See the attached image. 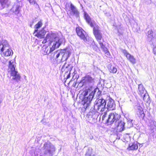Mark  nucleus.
I'll list each match as a JSON object with an SVG mask.
<instances>
[{
    "mask_svg": "<svg viewBox=\"0 0 156 156\" xmlns=\"http://www.w3.org/2000/svg\"><path fill=\"white\" fill-rule=\"evenodd\" d=\"M94 82V78L89 75H87L80 83L83 84L82 86H85L87 88L85 92L83 99L82 101V104L83 105L84 107L82 108V110L84 111L90 104L94 97V92L93 91L92 87Z\"/></svg>",
    "mask_w": 156,
    "mask_h": 156,
    "instance_id": "nucleus-1",
    "label": "nucleus"
},
{
    "mask_svg": "<svg viewBox=\"0 0 156 156\" xmlns=\"http://www.w3.org/2000/svg\"><path fill=\"white\" fill-rule=\"evenodd\" d=\"M84 18L87 22L91 27H94L93 32L94 34L100 45L101 48L104 52L106 56L107 57H110V54L108 49L106 48L103 42L101 41L102 38V34L99 30V27L98 26L94 27L95 25V23L94 20H92L88 14L86 12H84Z\"/></svg>",
    "mask_w": 156,
    "mask_h": 156,
    "instance_id": "nucleus-2",
    "label": "nucleus"
},
{
    "mask_svg": "<svg viewBox=\"0 0 156 156\" xmlns=\"http://www.w3.org/2000/svg\"><path fill=\"white\" fill-rule=\"evenodd\" d=\"M16 62L13 60L9 61L8 71L10 73L11 76L12 77V80L18 82L20 80V76L17 69H16Z\"/></svg>",
    "mask_w": 156,
    "mask_h": 156,
    "instance_id": "nucleus-3",
    "label": "nucleus"
},
{
    "mask_svg": "<svg viewBox=\"0 0 156 156\" xmlns=\"http://www.w3.org/2000/svg\"><path fill=\"white\" fill-rule=\"evenodd\" d=\"M106 101L103 99H97L94 102L93 107L91 108L93 110L96 112H104L106 109L105 107Z\"/></svg>",
    "mask_w": 156,
    "mask_h": 156,
    "instance_id": "nucleus-4",
    "label": "nucleus"
},
{
    "mask_svg": "<svg viewBox=\"0 0 156 156\" xmlns=\"http://www.w3.org/2000/svg\"><path fill=\"white\" fill-rule=\"evenodd\" d=\"M44 156H52L55 151L54 145L50 142L45 143L42 148Z\"/></svg>",
    "mask_w": 156,
    "mask_h": 156,
    "instance_id": "nucleus-5",
    "label": "nucleus"
},
{
    "mask_svg": "<svg viewBox=\"0 0 156 156\" xmlns=\"http://www.w3.org/2000/svg\"><path fill=\"white\" fill-rule=\"evenodd\" d=\"M9 48L7 41L6 40L4 41L2 44H0V50L3 52V54L5 56H9L12 54V50Z\"/></svg>",
    "mask_w": 156,
    "mask_h": 156,
    "instance_id": "nucleus-6",
    "label": "nucleus"
},
{
    "mask_svg": "<svg viewBox=\"0 0 156 156\" xmlns=\"http://www.w3.org/2000/svg\"><path fill=\"white\" fill-rule=\"evenodd\" d=\"M50 44V47H43L42 52V53L44 55H48L50 52L53 51L56 48H58L61 43L56 42H52Z\"/></svg>",
    "mask_w": 156,
    "mask_h": 156,
    "instance_id": "nucleus-7",
    "label": "nucleus"
},
{
    "mask_svg": "<svg viewBox=\"0 0 156 156\" xmlns=\"http://www.w3.org/2000/svg\"><path fill=\"white\" fill-rule=\"evenodd\" d=\"M51 41L53 42H56V43L58 42L61 43L62 42L61 40L60 39L56 34L54 33H52L47 34L46 39L42 41V43L43 44H44L47 41H49L50 44H51Z\"/></svg>",
    "mask_w": 156,
    "mask_h": 156,
    "instance_id": "nucleus-8",
    "label": "nucleus"
},
{
    "mask_svg": "<svg viewBox=\"0 0 156 156\" xmlns=\"http://www.w3.org/2000/svg\"><path fill=\"white\" fill-rule=\"evenodd\" d=\"M99 113L96 112V111H94L91 108L86 116L88 122L91 123L95 122L99 115Z\"/></svg>",
    "mask_w": 156,
    "mask_h": 156,
    "instance_id": "nucleus-9",
    "label": "nucleus"
},
{
    "mask_svg": "<svg viewBox=\"0 0 156 156\" xmlns=\"http://www.w3.org/2000/svg\"><path fill=\"white\" fill-rule=\"evenodd\" d=\"M147 92L142 84H139L138 85L139 94L142 97L144 100L148 102L149 100V97L147 93Z\"/></svg>",
    "mask_w": 156,
    "mask_h": 156,
    "instance_id": "nucleus-10",
    "label": "nucleus"
},
{
    "mask_svg": "<svg viewBox=\"0 0 156 156\" xmlns=\"http://www.w3.org/2000/svg\"><path fill=\"white\" fill-rule=\"evenodd\" d=\"M120 117V115L115 112L111 113L106 119V122L108 124H111L114 122L116 123L119 120Z\"/></svg>",
    "mask_w": 156,
    "mask_h": 156,
    "instance_id": "nucleus-11",
    "label": "nucleus"
},
{
    "mask_svg": "<svg viewBox=\"0 0 156 156\" xmlns=\"http://www.w3.org/2000/svg\"><path fill=\"white\" fill-rule=\"evenodd\" d=\"M62 50H58L54 53L51 58H53L58 63L63 62Z\"/></svg>",
    "mask_w": 156,
    "mask_h": 156,
    "instance_id": "nucleus-12",
    "label": "nucleus"
},
{
    "mask_svg": "<svg viewBox=\"0 0 156 156\" xmlns=\"http://www.w3.org/2000/svg\"><path fill=\"white\" fill-rule=\"evenodd\" d=\"M123 52L127 59L129 60L133 64H134L136 63V59L133 55L128 53L126 50L124 51Z\"/></svg>",
    "mask_w": 156,
    "mask_h": 156,
    "instance_id": "nucleus-13",
    "label": "nucleus"
},
{
    "mask_svg": "<svg viewBox=\"0 0 156 156\" xmlns=\"http://www.w3.org/2000/svg\"><path fill=\"white\" fill-rule=\"evenodd\" d=\"M115 108V104L114 101L112 99H110L107 103L106 109L109 110H113Z\"/></svg>",
    "mask_w": 156,
    "mask_h": 156,
    "instance_id": "nucleus-14",
    "label": "nucleus"
},
{
    "mask_svg": "<svg viewBox=\"0 0 156 156\" xmlns=\"http://www.w3.org/2000/svg\"><path fill=\"white\" fill-rule=\"evenodd\" d=\"M76 31L78 35L84 41L86 39L84 35L85 31L81 28H76Z\"/></svg>",
    "mask_w": 156,
    "mask_h": 156,
    "instance_id": "nucleus-15",
    "label": "nucleus"
},
{
    "mask_svg": "<svg viewBox=\"0 0 156 156\" xmlns=\"http://www.w3.org/2000/svg\"><path fill=\"white\" fill-rule=\"evenodd\" d=\"M125 123L122 121H119V120L116 122L115 125L117 127V129L119 132L123 131L124 129Z\"/></svg>",
    "mask_w": 156,
    "mask_h": 156,
    "instance_id": "nucleus-16",
    "label": "nucleus"
},
{
    "mask_svg": "<svg viewBox=\"0 0 156 156\" xmlns=\"http://www.w3.org/2000/svg\"><path fill=\"white\" fill-rule=\"evenodd\" d=\"M63 62L66 61L71 54L70 52L65 50H62Z\"/></svg>",
    "mask_w": 156,
    "mask_h": 156,
    "instance_id": "nucleus-17",
    "label": "nucleus"
},
{
    "mask_svg": "<svg viewBox=\"0 0 156 156\" xmlns=\"http://www.w3.org/2000/svg\"><path fill=\"white\" fill-rule=\"evenodd\" d=\"M97 154L94 150L90 147H88L87 150L85 155V156H95Z\"/></svg>",
    "mask_w": 156,
    "mask_h": 156,
    "instance_id": "nucleus-18",
    "label": "nucleus"
},
{
    "mask_svg": "<svg viewBox=\"0 0 156 156\" xmlns=\"http://www.w3.org/2000/svg\"><path fill=\"white\" fill-rule=\"evenodd\" d=\"M20 5L18 3H15L14 4L11 10H12L15 14H18L20 12Z\"/></svg>",
    "mask_w": 156,
    "mask_h": 156,
    "instance_id": "nucleus-19",
    "label": "nucleus"
},
{
    "mask_svg": "<svg viewBox=\"0 0 156 156\" xmlns=\"http://www.w3.org/2000/svg\"><path fill=\"white\" fill-rule=\"evenodd\" d=\"M70 9L71 11L73 14L76 16L77 17L79 14V13L76 7L72 4H71L69 6Z\"/></svg>",
    "mask_w": 156,
    "mask_h": 156,
    "instance_id": "nucleus-20",
    "label": "nucleus"
},
{
    "mask_svg": "<svg viewBox=\"0 0 156 156\" xmlns=\"http://www.w3.org/2000/svg\"><path fill=\"white\" fill-rule=\"evenodd\" d=\"M46 32V31L43 28H42L40 31H37V33L35 34V35L38 38H44Z\"/></svg>",
    "mask_w": 156,
    "mask_h": 156,
    "instance_id": "nucleus-21",
    "label": "nucleus"
},
{
    "mask_svg": "<svg viewBox=\"0 0 156 156\" xmlns=\"http://www.w3.org/2000/svg\"><path fill=\"white\" fill-rule=\"evenodd\" d=\"M138 147V146L137 143H130L129 144V147L127 149L129 150H137Z\"/></svg>",
    "mask_w": 156,
    "mask_h": 156,
    "instance_id": "nucleus-22",
    "label": "nucleus"
},
{
    "mask_svg": "<svg viewBox=\"0 0 156 156\" xmlns=\"http://www.w3.org/2000/svg\"><path fill=\"white\" fill-rule=\"evenodd\" d=\"M108 68L109 71L111 73H115L117 71L116 67L113 66L109 65L108 66Z\"/></svg>",
    "mask_w": 156,
    "mask_h": 156,
    "instance_id": "nucleus-23",
    "label": "nucleus"
},
{
    "mask_svg": "<svg viewBox=\"0 0 156 156\" xmlns=\"http://www.w3.org/2000/svg\"><path fill=\"white\" fill-rule=\"evenodd\" d=\"M0 3L3 8L8 6L9 4L8 0H0Z\"/></svg>",
    "mask_w": 156,
    "mask_h": 156,
    "instance_id": "nucleus-24",
    "label": "nucleus"
},
{
    "mask_svg": "<svg viewBox=\"0 0 156 156\" xmlns=\"http://www.w3.org/2000/svg\"><path fill=\"white\" fill-rule=\"evenodd\" d=\"M42 25V23L41 21H40L38 22L34 26L35 29L34 31V33L37 32L38 31V29L41 27Z\"/></svg>",
    "mask_w": 156,
    "mask_h": 156,
    "instance_id": "nucleus-25",
    "label": "nucleus"
},
{
    "mask_svg": "<svg viewBox=\"0 0 156 156\" xmlns=\"http://www.w3.org/2000/svg\"><path fill=\"white\" fill-rule=\"evenodd\" d=\"M153 32L152 30H149L147 33V36L148 38H149L150 39H152L153 37Z\"/></svg>",
    "mask_w": 156,
    "mask_h": 156,
    "instance_id": "nucleus-26",
    "label": "nucleus"
},
{
    "mask_svg": "<svg viewBox=\"0 0 156 156\" xmlns=\"http://www.w3.org/2000/svg\"><path fill=\"white\" fill-rule=\"evenodd\" d=\"M104 112V114L102 115V119L103 121H104L105 123H106V119H107L108 118V117L107 116V112H105V111Z\"/></svg>",
    "mask_w": 156,
    "mask_h": 156,
    "instance_id": "nucleus-27",
    "label": "nucleus"
},
{
    "mask_svg": "<svg viewBox=\"0 0 156 156\" xmlns=\"http://www.w3.org/2000/svg\"><path fill=\"white\" fill-rule=\"evenodd\" d=\"M133 120L129 119L127 121L128 126L127 127L129 128L133 126V123H132Z\"/></svg>",
    "mask_w": 156,
    "mask_h": 156,
    "instance_id": "nucleus-28",
    "label": "nucleus"
},
{
    "mask_svg": "<svg viewBox=\"0 0 156 156\" xmlns=\"http://www.w3.org/2000/svg\"><path fill=\"white\" fill-rule=\"evenodd\" d=\"M30 3L32 5H34L36 4V5L38 6V5L37 3L36 2L35 0H28Z\"/></svg>",
    "mask_w": 156,
    "mask_h": 156,
    "instance_id": "nucleus-29",
    "label": "nucleus"
},
{
    "mask_svg": "<svg viewBox=\"0 0 156 156\" xmlns=\"http://www.w3.org/2000/svg\"><path fill=\"white\" fill-rule=\"evenodd\" d=\"M140 117L142 118L143 119L145 116V114L144 113V112L143 111L140 110Z\"/></svg>",
    "mask_w": 156,
    "mask_h": 156,
    "instance_id": "nucleus-30",
    "label": "nucleus"
},
{
    "mask_svg": "<svg viewBox=\"0 0 156 156\" xmlns=\"http://www.w3.org/2000/svg\"><path fill=\"white\" fill-rule=\"evenodd\" d=\"M153 52L154 55H156V46H154L153 48Z\"/></svg>",
    "mask_w": 156,
    "mask_h": 156,
    "instance_id": "nucleus-31",
    "label": "nucleus"
},
{
    "mask_svg": "<svg viewBox=\"0 0 156 156\" xmlns=\"http://www.w3.org/2000/svg\"><path fill=\"white\" fill-rule=\"evenodd\" d=\"M34 155H33V154L32 155V156H37L38 155L37 154V153H36L35 152L34 153Z\"/></svg>",
    "mask_w": 156,
    "mask_h": 156,
    "instance_id": "nucleus-32",
    "label": "nucleus"
},
{
    "mask_svg": "<svg viewBox=\"0 0 156 156\" xmlns=\"http://www.w3.org/2000/svg\"><path fill=\"white\" fill-rule=\"evenodd\" d=\"M93 46L94 47H93V48H94V49H95L96 50L97 49V48H98L97 46H94L93 45Z\"/></svg>",
    "mask_w": 156,
    "mask_h": 156,
    "instance_id": "nucleus-33",
    "label": "nucleus"
},
{
    "mask_svg": "<svg viewBox=\"0 0 156 156\" xmlns=\"http://www.w3.org/2000/svg\"><path fill=\"white\" fill-rule=\"evenodd\" d=\"M8 14V12H7L6 13H2V15H6V14Z\"/></svg>",
    "mask_w": 156,
    "mask_h": 156,
    "instance_id": "nucleus-34",
    "label": "nucleus"
},
{
    "mask_svg": "<svg viewBox=\"0 0 156 156\" xmlns=\"http://www.w3.org/2000/svg\"><path fill=\"white\" fill-rule=\"evenodd\" d=\"M34 151V150H32L31 151H32L33 152Z\"/></svg>",
    "mask_w": 156,
    "mask_h": 156,
    "instance_id": "nucleus-35",
    "label": "nucleus"
},
{
    "mask_svg": "<svg viewBox=\"0 0 156 156\" xmlns=\"http://www.w3.org/2000/svg\"><path fill=\"white\" fill-rule=\"evenodd\" d=\"M2 102V101L0 100V104H1Z\"/></svg>",
    "mask_w": 156,
    "mask_h": 156,
    "instance_id": "nucleus-36",
    "label": "nucleus"
},
{
    "mask_svg": "<svg viewBox=\"0 0 156 156\" xmlns=\"http://www.w3.org/2000/svg\"><path fill=\"white\" fill-rule=\"evenodd\" d=\"M154 124V122H152Z\"/></svg>",
    "mask_w": 156,
    "mask_h": 156,
    "instance_id": "nucleus-37",
    "label": "nucleus"
}]
</instances>
